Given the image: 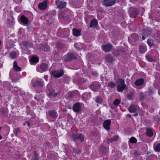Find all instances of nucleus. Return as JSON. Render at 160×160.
Wrapping results in <instances>:
<instances>
[{"mask_svg": "<svg viewBox=\"0 0 160 160\" xmlns=\"http://www.w3.org/2000/svg\"><path fill=\"white\" fill-rule=\"evenodd\" d=\"M117 84V89L118 92H122L126 87L124 81L122 78H119L116 81Z\"/></svg>", "mask_w": 160, "mask_h": 160, "instance_id": "obj_1", "label": "nucleus"}, {"mask_svg": "<svg viewBox=\"0 0 160 160\" xmlns=\"http://www.w3.org/2000/svg\"><path fill=\"white\" fill-rule=\"evenodd\" d=\"M72 138L75 141H79L81 142H82L84 140V137L83 135L82 134H77L75 132L73 133L72 136Z\"/></svg>", "mask_w": 160, "mask_h": 160, "instance_id": "obj_2", "label": "nucleus"}, {"mask_svg": "<svg viewBox=\"0 0 160 160\" xmlns=\"http://www.w3.org/2000/svg\"><path fill=\"white\" fill-rule=\"evenodd\" d=\"M100 84L98 82H92L90 85L91 89L93 91H96L100 88Z\"/></svg>", "mask_w": 160, "mask_h": 160, "instance_id": "obj_3", "label": "nucleus"}, {"mask_svg": "<svg viewBox=\"0 0 160 160\" xmlns=\"http://www.w3.org/2000/svg\"><path fill=\"white\" fill-rule=\"evenodd\" d=\"M52 75L55 78H59L62 77L63 74V72L61 70L53 71L52 73Z\"/></svg>", "mask_w": 160, "mask_h": 160, "instance_id": "obj_4", "label": "nucleus"}, {"mask_svg": "<svg viewBox=\"0 0 160 160\" xmlns=\"http://www.w3.org/2000/svg\"><path fill=\"white\" fill-rule=\"evenodd\" d=\"M116 3L115 0H104L103 4L106 6H111Z\"/></svg>", "mask_w": 160, "mask_h": 160, "instance_id": "obj_5", "label": "nucleus"}, {"mask_svg": "<svg viewBox=\"0 0 160 160\" xmlns=\"http://www.w3.org/2000/svg\"><path fill=\"white\" fill-rule=\"evenodd\" d=\"M138 14V11L135 8H131L130 9V15L131 18H135Z\"/></svg>", "mask_w": 160, "mask_h": 160, "instance_id": "obj_6", "label": "nucleus"}, {"mask_svg": "<svg viewBox=\"0 0 160 160\" xmlns=\"http://www.w3.org/2000/svg\"><path fill=\"white\" fill-rule=\"evenodd\" d=\"M111 124V120L109 119H108L104 121L103 125L104 128L106 130L108 131L110 129Z\"/></svg>", "mask_w": 160, "mask_h": 160, "instance_id": "obj_7", "label": "nucleus"}, {"mask_svg": "<svg viewBox=\"0 0 160 160\" xmlns=\"http://www.w3.org/2000/svg\"><path fill=\"white\" fill-rule=\"evenodd\" d=\"M138 39V37L136 34H131L128 38L129 41L132 42H137Z\"/></svg>", "mask_w": 160, "mask_h": 160, "instance_id": "obj_8", "label": "nucleus"}, {"mask_svg": "<svg viewBox=\"0 0 160 160\" xmlns=\"http://www.w3.org/2000/svg\"><path fill=\"white\" fill-rule=\"evenodd\" d=\"M56 3L57 7L60 8H64L67 4L66 2H63L58 0H56Z\"/></svg>", "mask_w": 160, "mask_h": 160, "instance_id": "obj_9", "label": "nucleus"}, {"mask_svg": "<svg viewBox=\"0 0 160 160\" xmlns=\"http://www.w3.org/2000/svg\"><path fill=\"white\" fill-rule=\"evenodd\" d=\"M112 46L110 44L105 45L102 46V48L105 52H108L112 49Z\"/></svg>", "mask_w": 160, "mask_h": 160, "instance_id": "obj_10", "label": "nucleus"}, {"mask_svg": "<svg viewBox=\"0 0 160 160\" xmlns=\"http://www.w3.org/2000/svg\"><path fill=\"white\" fill-rule=\"evenodd\" d=\"M119 138V137L118 135H116L114 137L108 138L106 140V142L108 143H112L113 142L117 141Z\"/></svg>", "mask_w": 160, "mask_h": 160, "instance_id": "obj_11", "label": "nucleus"}, {"mask_svg": "<svg viewBox=\"0 0 160 160\" xmlns=\"http://www.w3.org/2000/svg\"><path fill=\"white\" fill-rule=\"evenodd\" d=\"M108 148L104 146H101L99 148V152L102 154H106L108 152Z\"/></svg>", "mask_w": 160, "mask_h": 160, "instance_id": "obj_12", "label": "nucleus"}, {"mask_svg": "<svg viewBox=\"0 0 160 160\" xmlns=\"http://www.w3.org/2000/svg\"><path fill=\"white\" fill-rule=\"evenodd\" d=\"M138 108V107L137 105H132L130 106L129 108V111L131 112H136Z\"/></svg>", "mask_w": 160, "mask_h": 160, "instance_id": "obj_13", "label": "nucleus"}, {"mask_svg": "<svg viewBox=\"0 0 160 160\" xmlns=\"http://www.w3.org/2000/svg\"><path fill=\"white\" fill-rule=\"evenodd\" d=\"M73 59H76V56L72 54H69L68 55L65 59V62H69Z\"/></svg>", "mask_w": 160, "mask_h": 160, "instance_id": "obj_14", "label": "nucleus"}, {"mask_svg": "<svg viewBox=\"0 0 160 160\" xmlns=\"http://www.w3.org/2000/svg\"><path fill=\"white\" fill-rule=\"evenodd\" d=\"M73 109L75 112H78L81 110V106L78 103H77L74 105Z\"/></svg>", "mask_w": 160, "mask_h": 160, "instance_id": "obj_15", "label": "nucleus"}, {"mask_svg": "<svg viewBox=\"0 0 160 160\" xmlns=\"http://www.w3.org/2000/svg\"><path fill=\"white\" fill-rule=\"evenodd\" d=\"M38 7L39 9L41 10L45 9L47 7V2H44L39 3L38 5Z\"/></svg>", "mask_w": 160, "mask_h": 160, "instance_id": "obj_16", "label": "nucleus"}, {"mask_svg": "<svg viewBox=\"0 0 160 160\" xmlns=\"http://www.w3.org/2000/svg\"><path fill=\"white\" fill-rule=\"evenodd\" d=\"M48 113L49 116L53 118H56L57 117V113L54 110H50L48 111Z\"/></svg>", "mask_w": 160, "mask_h": 160, "instance_id": "obj_17", "label": "nucleus"}, {"mask_svg": "<svg viewBox=\"0 0 160 160\" xmlns=\"http://www.w3.org/2000/svg\"><path fill=\"white\" fill-rule=\"evenodd\" d=\"M39 49L42 51L43 50L45 51H47L49 50L50 48L47 45L45 44L43 46L41 45L40 46H39Z\"/></svg>", "mask_w": 160, "mask_h": 160, "instance_id": "obj_18", "label": "nucleus"}, {"mask_svg": "<svg viewBox=\"0 0 160 160\" xmlns=\"http://www.w3.org/2000/svg\"><path fill=\"white\" fill-rule=\"evenodd\" d=\"M43 86L42 83L40 81H37L35 82L33 84V86L34 87H41Z\"/></svg>", "mask_w": 160, "mask_h": 160, "instance_id": "obj_19", "label": "nucleus"}, {"mask_svg": "<svg viewBox=\"0 0 160 160\" xmlns=\"http://www.w3.org/2000/svg\"><path fill=\"white\" fill-rule=\"evenodd\" d=\"M13 69L16 71H20L21 70V68L18 67L16 61L13 62Z\"/></svg>", "mask_w": 160, "mask_h": 160, "instance_id": "obj_20", "label": "nucleus"}, {"mask_svg": "<svg viewBox=\"0 0 160 160\" xmlns=\"http://www.w3.org/2000/svg\"><path fill=\"white\" fill-rule=\"evenodd\" d=\"M69 34V31L67 28L64 29L62 31V36L63 37L65 38L68 37Z\"/></svg>", "mask_w": 160, "mask_h": 160, "instance_id": "obj_21", "label": "nucleus"}, {"mask_svg": "<svg viewBox=\"0 0 160 160\" xmlns=\"http://www.w3.org/2000/svg\"><path fill=\"white\" fill-rule=\"evenodd\" d=\"M143 79L141 78L137 80L135 82V84L136 86H139L143 84Z\"/></svg>", "mask_w": 160, "mask_h": 160, "instance_id": "obj_22", "label": "nucleus"}, {"mask_svg": "<svg viewBox=\"0 0 160 160\" xmlns=\"http://www.w3.org/2000/svg\"><path fill=\"white\" fill-rule=\"evenodd\" d=\"M50 92L49 94V96L50 97H55L56 96L58 93L57 92H56L54 90H49Z\"/></svg>", "mask_w": 160, "mask_h": 160, "instance_id": "obj_23", "label": "nucleus"}, {"mask_svg": "<svg viewBox=\"0 0 160 160\" xmlns=\"http://www.w3.org/2000/svg\"><path fill=\"white\" fill-rule=\"evenodd\" d=\"M22 22L24 24H27L28 22V19L23 15H22L21 17Z\"/></svg>", "mask_w": 160, "mask_h": 160, "instance_id": "obj_24", "label": "nucleus"}, {"mask_svg": "<svg viewBox=\"0 0 160 160\" xmlns=\"http://www.w3.org/2000/svg\"><path fill=\"white\" fill-rule=\"evenodd\" d=\"M115 54H116V55L117 56H119L120 55L123 56L125 53L123 50H122L121 49H118L116 51V52H115Z\"/></svg>", "mask_w": 160, "mask_h": 160, "instance_id": "obj_25", "label": "nucleus"}, {"mask_svg": "<svg viewBox=\"0 0 160 160\" xmlns=\"http://www.w3.org/2000/svg\"><path fill=\"white\" fill-rule=\"evenodd\" d=\"M146 50L147 48L146 47L142 45L140 46L139 51L141 53H144Z\"/></svg>", "mask_w": 160, "mask_h": 160, "instance_id": "obj_26", "label": "nucleus"}, {"mask_svg": "<svg viewBox=\"0 0 160 160\" xmlns=\"http://www.w3.org/2000/svg\"><path fill=\"white\" fill-rule=\"evenodd\" d=\"M40 68L42 71H45L48 69V65L45 63H42L40 65Z\"/></svg>", "mask_w": 160, "mask_h": 160, "instance_id": "obj_27", "label": "nucleus"}, {"mask_svg": "<svg viewBox=\"0 0 160 160\" xmlns=\"http://www.w3.org/2000/svg\"><path fill=\"white\" fill-rule=\"evenodd\" d=\"M98 25L97 21L96 20H93L91 22L90 27H94Z\"/></svg>", "mask_w": 160, "mask_h": 160, "instance_id": "obj_28", "label": "nucleus"}, {"mask_svg": "<svg viewBox=\"0 0 160 160\" xmlns=\"http://www.w3.org/2000/svg\"><path fill=\"white\" fill-rule=\"evenodd\" d=\"M141 34L144 36H147L150 34V30L149 29L144 30Z\"/></svg>", "mask_w": 160, "mask_h": 160, "instance_id": "obj_29", "label": "nucleus"}, {"mask_svg": "<svg viewBox=\"0 0 160 160\" xmlns=\"http://www.w3.org/2000/svg\"><path fill=\"white\" fill-rule=\"evenodd\" d=\"M74 36H78L80 34V31L75 29H73L72 30Z\"/></svg>", "mask_w": 160, "mask_h": 160, "instance_id": "obj_30", "label": "nucleus"}, {"mask_svg": "<svg viewBox=\"0 0 160 160\" xmlns=\"http://www.w3.org/2000/svg\"><path fill=\"white\" fill-rule=\"evenodd\" d=\"M83 45L81 43H76L74 44V46L78 50H80L82 49L83 48Z\"/></svg>", "mask_w": 160, "mask_h": 160, "instance_id": "obj_31", "label": "nucleus"}, {"mask_svg": "<svg viewBox=\"0 0 160 160\" xmlns=\"http://www.w3.org/2000/svg\"><path fill=\"white\" fill-rule=\"evenodd\" d=\"M146 134L149 137H152L153 135V132L150 129H148L147 130Z\"/></svg>", "mask_w": 160, "mask_h": 160, "instance_id": "obj_32", "label": "nucleus"}, {"mask_svg": "<svg viewBox=\"0 0 160 160\" xmlns=\"http://www.w3.org/2000/svg\"><path fill=\"white\" fill-rule=\"evenodd\" d=\"M105 59L107 62L111 63L113 61L112 57L109 55H107L106 56Z\"/></svg>", "mask_w": 160, "mask_h": 160, "instance_id": "obj_33", "label": "nucleus"}, {"mask_svg": "<svg viewBox=\"0 0 160 160\" xmlns=\"http://www.w3.org/2000/svg\"><path fill=\"white\" fill-rule=\"evenodd\" d=\"M22 44L25 47L27 48L29 47H30L32 46V44L31 43H29L26 41H23L22 42Z\"/></svg>", "mask_w": 160, "mask_h": 160, "instance_id": "obj_34", "label": "nucleus"}, {"mask_svg": "<svg viewBox=\"0 0 160 160\" xmlns=\"http://www.w3.org/2000/svg\"><path fill=\"white\" fill-rule=\"evenodd\" d=\"M31 61L32 63H36L38 62L39 59L37 57H33L31 58Z\"/></svg>", "mask_w": 160, "mask_h": 160, "instance_id": "obj_35", "label": "nucleus"}, {"mask_svg": "<svg viewBox=\"0 0 160 160\" xmlns=\"http://www.w3.org/2000/svg\"><path fill=\"white\" fill-rule=\"evenodd\" d=\"M39 159V157L38 154L36 152H34L33 156H32V160H38Z\"/></svg>", "mask_w": 160, "mask_h": 160, "instance_id": "obj_36", "label": "nucleus"}, {"mask_svg": "<svg viewBox=\"0 0 160 160\" xmlns=\"http://www.w3.org/2000/svg\"><path fill=\"white\" fill-rule=\"evenodd\" d=\"M154 149L157 152H160V143H158L154 146Z\"/></svg>", "mask_w": 160, "mask_h": 160, "instance_id": "obj_37", "label": "nucleus"}, {"mask_svg": "<svg viewBox=\"0 0 160 160\" xmlns=\"http://www.w3.org/2000/svg\"><path fill=\"white\" fill-rule=\"evenodd\" d=\"M10 57L12 58H14L16 57V54L15 52H11L9 53Z\"/></svg>", "mask_w": 160, "mask_h": 160, "instance_id": "obj_38", "label": "nucleus"}, {"mask_svg": "<svg viewBox=\"0 0 160 160\" xmlns=\"http://www.w3.org/2000/svg\"><path fill=\"white\" fill-rule=\"evenodd\" d=\"M108 86L110 87L111 88H114L116 86V84L115 83L113 82H111L108 84Z\"/></svg>", "mask_w": 160, "mask_h": 160, "instance_id": "obj_39", "label": "nucleus"}, {"mask_svg": "<svg viewBox=\"0 0 160 160\" xmlns=\"http://www.w3.org/2000/svg\"><path fill=\"white\" fill-rule=\"evenodd\" d=\"M129 141L132 143H135L137 142V139L134 137L131 138L129 139Z\"/></svg>", "mask_w": 160, "mask_h": 160, "instance_id": "obj_40", "label": "nucleus"}, {"mask_svg": "<svg viewBox=\"0 0 160 160\" xmlns=\"http://www.w3.org/2000/svg\"><path fill=\"white\" fill-rule=\"evenodd\" d=\"M46 21L47 24L49 25L52 24L53 22V20L51 18H49L48 19H46Z\"/></svg>", "mask_w": 160, "mask_h": 160, "instance_id": "obj_41", "label": "nucleus"}, {"mask_svg": "<svg viewBox=\"0 0 160 160\" xmlns=\"http://www.w3.org/2000/svg\"><path fill=\"white\" fill-rule=\"evenodd\" d=\"M28 115H30L32 116L31 118H35V115L31 111H30L29 112H27Z\"/></svg>", "mask_w": 160, "mask_h": 160, "instance_id": "obj_42", "label": "nucleus"}, {"mask_svg": "<svg viewBox=\"0 0 160 160\" xmlns=\"http://www.w3.org/2000/svg\"><path fill=\"white\" fill-rule=\"evenodd\" d=\"M147 42L149 46L151 47L153 46V43L151 39H148L147 41Z\"/></svg>", "mask_w": 160, "mask_h": 160, "instance_id": "obj_43", "label": "nucleus"}, {"mask_svg": "<svg viewBox=\"0 0 160 160\" xmlns=\"http://www.w3.org/2000/svg\"><path fill=\"white\" fill-rule=\"evenodd\" d=\"M56 46L58 48L61 49L63 48L64 47V45L61 43H58L56 45Z\"/></svg>", "mask_w": 160, "mask_h": 160, "instance_id": "obj_44", "label": "nucleus"}, {"mask_svg": "<svg viewBox=\"0 0 160 160\" xmlns=\"http://www.w3.org/2000/svg\"><path fill=\"white\" fill-rule=\"evenodd\" d=\"M102 100L101 97H98L96 99V101L97 103H100L102 102Z\"/></svg>", "mask_w": 160, "mask_h": 160, "instance_id": "obj_45", "label": "nucleus"}, {"mask_svg": "<svg viewBox=\"0 0 160 160\" xmlns=\"http://www.w3.org/2000/svg\"><path fill=\"white\" fill-rule=\"evenodd\" d=\"M73 151L75 153L77 154H79L81 152V151L76 148H73Z\"/></svg>", "mask_w": 160, "mask_h": 160, "instance_id": "obj_46", "label": "nucleus"}, {"mask_svg": "<svg viewBox=\"0 0 160 160\" xmlns=\"http://www.w3.org/2000/svg\"><path fill=\"white\" fill-rule=\"evenodd\" d=\"M120 101L118 99H116L113 102V104L115 105H118Z\"/></svg>", "mask_w": 160, "mask_h": 160, "instance_id": "obj_47", "label": "nucleus"}, {"mask_svg": "<svg viewBox=\"0 0 160 160\" xmlns=\"http://www.w3.org/2000/svg\"><path fill=\"white\" fill-rule=\"evenodd\" d=\"M19 129L18 128H16L13 131V132L14 133L15 135L16 136H18V132Z\"/></svg>", "mask_w": 160, "mask_h": 160, "instance_id": "obj_48", "label": "nucleus"}, {"mask_svg": "<svg viewBox=\"0 0 160 160\" xmlns=\"http://www.w3.org/2000/svg\"><path fill=\"white\" fill-rule=\"evenodd\" d=\"M134 155L136 157H138L139 156V154L138 152L136 150L134 151Z\"/></svg>", "mask_w": 160, "mask_h": 160, "instance_id": "obj_49", "label": "nucleus"}, {"mask_svg": "<svg viewBox=\"0 0 160 160\" xmlns=\"http://www.w3.org/2000/svg\"><path fill=\"white\" fill-rule=\"evenodd\" d=\"M147 59L150 62L152 61V59L150 57V56H147Z\"/></svg>", "mask_w": 160, "mask_h": 160, "instance_id": "obj_50", "label": "nucleus"}, {"mask_svg": "<svg viewBox=\"0 0 160 160\" xmlns=\"http://www.w3.org/2000/svg\"><path fill=\"white\" fill-rule=\"evenodd\" d=\"M132 94L127 95V97L129 99H131L132 98Z\"/></svg>", "mask_w": 160, "mask_h": 160, "instance_id": "obj_51", "label": "nucleus"}, {"mask_svg": "<svg viewBox=\"0 0 160 160\" xmlns=\"http://www.w3.org/2000/svg\"><path fill=\"white\" fill-rule=\"evenodd\" d=\"M49 143H45L44 144V146L45 147H47V146H48L49 145Z\"/></svg>", "mask_w": 160, "mask_h": 160, "instance_id": "obj_52", "label": "nucleus"}, {"mask_svg": "<svg viewBox=\"0 0 160 160\" xmlns=\"http://www.w3.org/2000/svg\"><path fill=\"white\" fill-rule=\"evenodd\" d=\"M68 80V78H65L64 79H63V81L64 82H65V81H67V80ZM68 80H67L68 81Z\"/></svg>", "mask_w": 160, "mask_h": 160, "instance_id": "obj_53", "label": "nucleus"}, {"mask_svg": "<svg viewBox=\"0 0 160 160\" xmlns=\"http://www.w3.org/2000/svg\"><path fill=\"white\" fill-rule=\"evenodd\" d=\"M26 123L27 124L28 127L30 126V123L28 122H26Z\"/></svg>", "mask_w": 160, "mask_h": 160, "instance_id": "obj_54", "label": "nucleus"}, {"mask_svg": "<svg viewBox=\"0 0 160 160\" xmlns=\"http://www.w3.org/2000/svg\"><path fill=\"white\" fill-rule=\"evenodd\" d=\"M92 74L93 75H98L97 73L95 72H92Z\"/></svg>", "mask_w": 160, "mask_h": 160, "instance_id": "obj_55", "label": "nucleus"}, {"mask_svg": "<svg viewBox=\"0 0 160 160\" xmlns=\"http://www.w3.org/2000/svg\"><path fill=\"white\" fill-rule=\"evenodd\" d=\"M44 78L46 81L48 80V76L47 75H46L44 76Z\"/></svg>", "mask_w": 160, "mask_h": 160, "instance_id": "obj_56", "label": "nucleus"}, {"mask_svg": "<svg viewBox=\"0 0 160 160\" xmlns=\"http://www.w3.org/2000/svg\"><path fill=\"white\" fill-rule=\"evenodd\" d=\"M142 40H144L145 39V37H144V36H143L142 37Z\"/></svg>", "mask_w": 160, "mask_h": 160, "instance_id": "obj_57", "label": "nucleus"}, {"mask_svg": "<svg viewBox=\"0 0 160 160\" xmlns=\"http://www.w3.org/2000/svg\"><path fill=\"white\" fill-rule=\"evenodd\" d=\"M2 111H3V114H5V113H6V112H5V111H4V110H2Z\"/></svg>", "mask_w": 160, "mask_h": 160, "instance_id": "obj_58", "label": "nucleus"}, {"mask_svg": "<svg viewBox=\"0 0 160 160\" xmlns=\"http://www.w3.org/2000/svg\"><path fill=\"white\" fill-rule=\"evenodd\" d=\"M63 13L62 12H60V15H59V16H61L62 17H63L62 16V14Z\"/></svg>", "mask_w": 160, "mask_h": 160, "instance_id": "obj_59", "label": "nucleus"}, {"mask_svg": "<svg viewBox=\"0 0 160 160\" xmlns=\"http://www.w3.org/2000/svg\"><path fill=\"white\" fill-rule=\"evenodd\" d=\"M138 115V114L137 113H136L134 115V116H136Z\"/></svg>", "mask_w": 160, "mask_h": 160, "instance_id": "obj_60", "label": "nucleus"}, {"mask_svg": "<svg viewBox=\"0 0 160 160\" xmlns=\"http://www.w3.org/2000/svg\"><path fill=\"white\" fill-rule=\"evenodd\" d=\"M150 90V92H152V90H151L150 89V90Z\"/></svg>", "mask_w": 160, "mask_h": 160, "instance_id": "obj_61", "label": "nucleus"}, {"mask_svg": "<svg viewBox=\"0 0 160 160\" xmlns=\"http://www.w3.org/2000/svg\"><path fill=\"white\" fill-rule=\"evenodd\" d=\"M25 123H24L23 124V125H25Z\"/></svg>", "mask_w": 160, "mask_h": 160, "instance_id": "obj_62", "label": "nucleus"}, {"mask_svg": "<svg viewBox=\"0 0 160 160\" xmlns=\"http://www.w3.org/2000/svg\"><path fill=\"white\" fill-rule=\"evenodd\" d=\"M129 115V116H130H130H131V115Z\"/></svg>", "mask_w": 160, "mask_h": 160, "instance_id": "obj_63", "label": "nucleus"}]
</instances>
